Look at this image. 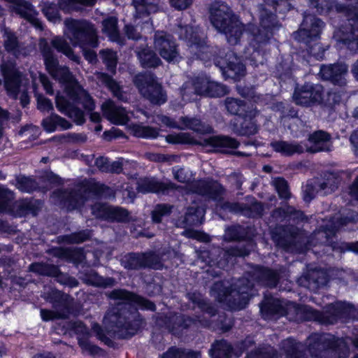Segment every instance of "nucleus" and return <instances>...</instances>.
I'll list each match as a JSON object with an SVG mask.
<instances>
[{
    "label": "nucleus",
    "mask_w": 358,
    "mask_h": 358,
    "mask_svg": "<svg viewBox=\"0 0 358 358\" xmlns=\"http://www.w3.org/2000/svg\"><path fill=\"white\" fill-rule=\"evenodd\" d=\"M94 75L97 80L106 86L117 100L122 102L128 101L127 93L123 91L120 83L113 79L111 76L103 72H96Z\"/></svg>",
    "instance_id": "nucleus-35"
},
{
    "label": "nucleus",
    "mask_w": 358,
    "mask_h": 358,
    "mask_svg": "<svg viewBox=\"0 0 358 358\" xmlns=\"http://www.w3.org/2000/svg\"><path fill=\"white\" fill-rule=\"evenodd\" d=\"M331 135L324 131H315L309 136L312 145L307 150L308 152L315 153L317 152L329 151L331 145Z\"/></svg>",
    "instance_id": "nucleus-37"
},
{
    "label": "nucleus",
    "mask_w": 358,
    "mask_h": 358,
    "mask_svg": "<svg viewBox=\"0 0 358 358\" xmlns=\"http://www.w3.org/2000/svg\"><path fill=\"white\" fill-rule=\"evenodd\" d=\"M189 190L213 200L220 199L225 192L224 187L219 182L212 179L193 181L189 185Z\"/></svg>",
    "instance_id": "nucleus-20"
},
{
    "label": "nucleus",
    "mask_w": 358,
    "mask_h": 358,
    "mask_svg": "<svg viewBox=\"0 0 358 358\" xmlns=\"http://www.w3.org/2000/svg\"><path fill=\"white\" fill-rule=\"evenodd\" d=\"M48 44L51 48L53 47L58 52H62L74 62L77 64L80 63V57L74 54L73 49L64 38L55 36L52 39L50 44L49 43Z\"/></svg>",
    "instance_id": "nucleus-44"
},
{
    "label": "nucleus",
    "mask_w": 358,
    "mask_h": 358,
    "mask_svg": "<svg viewBox=\"0 0 358 358\" xmlns=\"http://www.w3.org/2000/svg\"><path fill=\"white\" fill-rule=\"evenodd\" d=\"M328 319L332 320L329 324H334L338 320H346L355 317V308L353 306L343 303L337 302L327 306Z\"/></svg>",
    "instance_id": "nucleus-28"
},
{
    "label": "nucleus",
    "mask_w": 358,
    "mask_h": 358,
    "mask_svg": "<svg viewBox=\"0 0 358 358\" xmlns=\"http://www.w3.org/2000/svg\"><path fill=\"white\" fill-rule=\"evenodd\" d=\"M1 31H3V43L5 50L16 57H18L20 53L21 45L17 37L6 27H3Z\"/></svg>",
    "instance_id": "nucleus-42"
},
{
    "label": "nucleus",
    "mask_w": 358,
    "mask_h": 358,
    "mask_svg": "<svg viewBox=\"0 0 358 358\" xmlns=\"http://www.w3.org/2000/svg\"><path fill=\"white\" fill-rule=\"evenodd\" d=\"M226 78H231L235 80H240L245 75V66L234 52L226 53L224 58L216 62Z\"/></svg>",
    "instance_id": "nucleus-17"
},
{
    "label": "nucleus",
    "mask_w": 358,
    "mask_h": 358,
    "mask_svg": "<svg viewBox=\"0 0 358 358\" xmlns=\"http://www.w3.org/2000/svg\"><path fill=\"white\" fill-rule=\"evenodd\" d=\"M143 322L137 309L125 303L110 308L103 318L106 329L117 338H129L135 335Z\"/></svg>",
    "instance_id": "nucleus-1"
},
{
    "label": "nucleus",
    "mask_w": 358,
    "mask_h": 358,
    "mask_svg": "<svg viewBox=\"0 0 358 358\" xmlns=\"http://www.w3.org/2000/svg\"><path fill=\"white\" fill-rule=\"evenodd\" d=\"M297 282L301 287L316 292L327 284V275L322 271L311 270L301 275Z\"/></svg>",
    "instance_id": "nucleus-25"
},
{
    "label": "nucleus",
    "mask_w": 358,
    "mask_h": 358,
    "mask_svg": "<svg viewBox=\"0 0 358 358\" xmlns=\"http://www.w3.org/2000/svg\"><path fill=\"white\" fill-rule=\"evenodd\" d=\"M92 237V231L85 229L78 232L72 233L69 235H66L64 237V241L69 244H79L83 243Z\"/></svg>",
    "instance_id": "nucleus-63"
},
{
    "label": "nucleus",
    "mask_w": 358,
    "mask_h": 358,
    "mask_svg": "<svg viewBox=\"0 0 358 358\" xmlns=\"http://www.w3.org/2000/svg\"><path fill=\"white\" fill-rule=\"evenodd\" d=\"M300 313L306 320L316 321L322 324H329L332 320L328 319L327 308L322 312L316 310L313 308L304 306L299 309Z\"/></svg>",
    "instance_id": "nucleus-43"
},
{
    "label": "nucleus",
    "mask_w": 358,
    "mask_h": 358,
    "mask_svg": "<svg viewBox=\"0 0 358 358\" xmlns=\"http://www.w3.org/2000/svg\"><path fill=\"white\" fill-rule=\"evenodd\" d=\"M280 278V273L277 270L262 266L253 267L236 280L232 294L234 297V303L239 307H245L250 296H252V291L255 282L273 288L278 284Z\"/></svg>",
    "instance_id": "nucleus-2"
},
{
    "label": "nucleus",
    "mask_w": 358,
    "mask_h": 358,
    "mask_svg": "<svg viewBox=\"0 0 358 358\" xmlns=\"http://www.w3.org/2000/svg\"><path fill=\"white\" fill-rule=\"evenodd\" d=\"M232 346L225 340L215 341L211 345L209 354L211 358H230Z\"/></svg>",
    "instance_id": "nucleus-49"
},
{
    "label": "nucleus",
    "mask_w": 358,
    "mask_h": 358,
    "mask_svg": "<svg viewBox=\"0 0 358 358\" xmlns=\"http://www.w3.org/2000/svg\"><path fill=\"white\" fill-rule=\"evenodd\" d=\"M204 217V210L197 204H194L187 208L184 216L179 217L176 227L186 229L182 235L187 238H194L202 242H209L210 236L203 232L187 229L189 227L198 226L202 224Z\"/></svg>",
    "instance_id": "nucleus-8"
},
{
    "label": "nucleus",
    "mask_w": 358,
    "mask_h": 358,
    "mask_svg": "<svg viewBox=\"0 0 358 358\" xmlns=\"http://www.w3.org/2000/svg\"><path fill=\"white\" fill-rule=\"evenodd\" d=\"M323 22L312 14L305 13L301 27L293 33V37L299 42L310 45L311 42L316 41L320 38Z\"/></svg>",
    "instance_id": "nucleus-13"
},
{
    "label": "nucleus",
    "mask_w": 358,
    "mask_h": 358,
    "mask_svg": "<svg viewBox=\"0 0 358 358\" xmlns=\"http://www.w3.org/2000/svg\"><path fill=\"white\" fill-rule=\"evenodd\" d=\"M42 208V202L35 199H23L15 201L10 215L25 216L29 214L36 215Z\"/></svg>",
    "instance_id": "nucleus-32"
},
{
    "label": "nucleus",
    "mask_w": 358,
    "mask_h": 358,
    "mask_svg": "<svg viewBox=\"0 0 358 358\" xmlns=\"http://www.w3.org/2000/svg\"><path fill=\"white\" fill-rule=\"evenodd\" d=\"M171 321L173 323V327H171V331L173 334H175L178 329H186L192 325H194L196 327H207L210 324L209 320L201 318L199 316L191 317L184 315H175L171 318Z\"/></svg>",
    "instance_id": "nucleus-33"
},
{
    "label": "nucleus",
    "mask_w": 358,
    "mask_h": 358,
    "mask_svg": "<svg viewBox=\"0 0 358 358\" xmlns=\"http://www.w3.org/2000/svg\"><path fill=\"white\" fill-rule=\"evenodd\" d=\"M65 35L73 46L83 48L89 45L95 48L98 45V37L94 25L85 20L66 18Z\"/></svg>",
    "instance_id": "nucleus-6"
},
{
    "label": "nucleus",
    "mask_w": 358,
    "mask_h": 358,
    "mask_svg": "<svg viewBox=\"0 0 358 358\" xmlns=\"http://www.w3.org/2000/svg\"><path fill=\"white\" fill-rule=\"evenodd\" d=\"M97 0H60L59 6L65 13H69L72 11H80L83 7L93 6ZM117 0H113L116 1Z\"/></svg>",
    "instance_id": "nucleus-48"
},
{
    "label": "nucleus",
    "mask_w": 358,
    "mask_h": 358,
    "mask_svg": "<svg viewBox=\"0 0 358 358\" xmlns=\"http://www.w3.org/2000/svg\"><path fill=\"white\" fill-rule=\"evenodd\" d=\"M341 180V174L335 172L326 173L323 178H319L322 190L324 194L334 192L338 188Z\"/></svg>",
    "instance_id": "nucleus-45"
},
{
    "label": "nucleus",
    "mask_w": 358,
    "mask_h": 358,
    "mask_svg": "<svg viewBox=\"0 0 358 358\" xmlns=\"http://www.w3.org/2000/svg\"><path fill=\"white\" fill-rule=\"evenodd\" d=\"M232 130L238 136H250L258 131V126L255 120V115L245 113L241 120L233 124Z\"/></svg>",
    "instance_id": "nucleus-34"
},
{
    "label": "nucleus",
    "mask_w": 358,
    "mask_h": 358,
    "mask_svg": "<svg viewBox=\"0 0 358 358\" xmlns=\"http://www.w3.org/2000/svg\"><path fill=\"white\" fill-rule=\"evenodd\" d=\"M178 187L171 182H162L154 178H145L138 182L137 189L139 192L144 194L148 192L165 194Z\"/></svg>",
    "instance_id": "nucleus-29"
},
{
    "label": "nucleus",
    "mask_w": 358,
    "mask_h": 358,
    "mask_svg": "<svg viewBox=\"0 0 358 358\" xmlns=\"http://www.w3.org/2000/svg\"><path fill=\"white\" fill-rule=\"evenodd\" d=\"M38 46L46 71L53 79L65 85V91L69 95L79 85L78 81L67 66L59 65L57 57L45 38L40 39Z\"/></svg>",
    "instance_id": "nucleus-4"
},
{
    "label": "nucleus",
    "mask_w": 358,
    "mask_h": 358,
    "mask_svg": "<svg viewBox=\"0 0 358 358\" xmlns=\"http://www.w3.org/2000/svg\"><path fill=\"white\" fill-rule=\"evenodd\" d=\"M324 89L320 84L306 83L303 85H296L292 99L299 106L311 107L323 103Z\"/></svg>",
    "instance_id": "nucleus-9"
},
{
    "label": "nucleus",
    "mask_w": 358,
    "mask_h": 358,
    "mask_svg": "<svg viewBox=\"0 0 358 358\" xmlns=\"http://www.w3.org/2000/svg\"><path fill=\"white\" fill-rule=\"evenodd\" d=\"M121 264L128 270L159 269L163 265L159 255L153 251L128 253L121 259Z\"/></svg>",
    "instance_id": "nucleus-10"
},
{
    "label": "nucleus",
    "mask_w": 358,
    "mask_h": 358,
    "mask_svg": "<svg viewBox=\"0 0 358 358\" xmlns=\"http://www.w3.org/2000/svg\"><path fill=\"white\" fill-rule=\"evenodd\" d=\"M259 12V27L253 31L254 40L259 45L266 44L273 36V29L278 26L277 17L264 4L258 6Z\"/></svg>",
    "instance_id": "nucleus-12"
},
{
    "label": "nucleus",
    "mask_w": 358,
    "mask_h": 358,
    "mask_svg": "<svg viewBox=\"0 0 358 358\" xmlns=\"http://www.w3.org/2000/svg\"><path fill=\"white\" fill-rule=\"evenodd\" d=\"M247 236L246 228L239 224H235L226 228L223 238L224 241L230 242L243 240Z\"/></svg>",
    "instance_id": "nucleus-57"
},
{
    "label": "nucleus",
    "mask_w": 358,
    "mask_h": 358,
    "mask_svg": "<svg viewBox=\"0 0 358 358\" xmlns=\"http://www.w3.org/2000/svg\"><path fill=\"white\" fill-rule=\"evenodd\" d=\"M99 55L103 62L106 64L107 70L115 74L117 63L116 52L110 49H106L101 50Z\"/></svg>",
    "instance_id": "nucleus-61"
},
{
    "label": "nucleus",
    "mask_w": 358,
    "mask_h": 358,
    "mask_svg": "<svg viewBox=\"0 0 358 358\" xmlns=\"http://www.w3.org/2000/svg\"><path fill=\"white\" fill-rule=\"evenodd\" d=\"M180 121L185 127L201 134L208 133L211 131L210 127L196 117H181Z\"/></svg>",
    "instance_id": "nucleus-59"
},
{
    "label": "nucleus",
    "mask_w": 358,
    "mask_h": 358,
    "mask_svg": "<svg viewBox=\"0 0 358 358\" xmlns=\"http://www.w3.org/2000/svg\"><path fill=\"white\" fill-rule=\"evenodd\" d=\"M348 72L345 64L336 63L329 65H322L320 73L323 80H329L335 85L343 86L346 81L345 76Z\"/></svg>",
    "instance_id": "nucleus-24"
},
{
    "label": "nucleus",
    "mask_w": 358,
    "mask_h": 358,
    "mask_svg": "<svg viewBox=\"0 0 358 358\" xmlns=\"http://www.w3.org/2000/svg\"><path fill=\"white\" fill-rule=\"evenodd\" d=\"M135 53L141 66L144 69H156L162 64L161 59L145 42L136 48Z\"/></svg>",
    "instance_id": "nucleus-26"
},
{
    "label": "nucleus",
    "mask_w": 358,
    "mask_h": 358,
    "mask_svg": "<svg viewBox=\"0 0 358 358\" xmlns=\"http://www.w3.org/2000/svg\"><path fill=\"white\" fill-rule=\"evenodd\" d=\"M133 83L142 97L152 105L161 106L167 101L166 92L154 73H138L133 78Z\"/></svg>",
    "instance_id": "nucleus-7"
},
{
    "label": "nucleus",
    "mask_w": 358,
    "mask_h": 358,
    "mask_svg": "<svg viewBox=\"0 0 358 358\" xmlns=\"http://www.w3.org/2000/svg\"><path fill=\"white\" fill-rule=\"evenodd\" d=\"M298 229L293 226L287 227L283 229L284 235L289 233V236H275L273 238L279 247L287 250L294 243V238L298 234Z\"/></svg>",
    "instance_id": "nucleus-58"
},
{
    "label": "nucleus",
    "mask_w": 358,
    "mask_h": 358,
    "mask_svg": "<svg viewBox=\"0 0 358 358\" xmlns=\"http://www.w3.org/2000/svg\"><path fill=\"white\" fill-rule=\"evenodd\" d=\"M272 149L284 156H292L294 154H301L304 151L303 147L296 142L285 141H275L270 144Z\"/></svg>",
    "instance_id": "nucleus-39"
},
{
    "label": "nucleus",
    "mask_w": 358,
    "mask_h": 358,
    "mask_svg": "<svg viewBox=\"0 0 358 358\" xmlns=\"http://www.w3.org/2000/svg\"><path fill=\"white\" fill-rule=\"evenodd\" d=\"M201 145H209L217 148V152L222 154H231L239 157H248L251 154L241 151H229L228 149L237 148L240 143L234 138L229 136H216L203 140Z\"/></svg>",
    "instance_id": "nucleus-21"
},
{
    "label": "nucleus",
    "mask_w": 358,
    "mask_h": 358,
    "mask_svg": "<svg viewBox=\"0 0 358 358\" xmlns=\"http://www.w3.org/2000/svg\"><path fill=\"white\" fill-rule=\"evenodd\" d=\"M106 296L113 300L134 303L142 309L150 311L156 310V305L154 302L125 289H115L106 292Z\"/></svg>",
    "instance_id": "nucleus-22"
},
{
    "label": "nucleus",
    "mask_w": 358,
    "mask_h": 358,
    "mask_svg": "<svg viewBox=\"0 0 358 358\" xmlns=\"http://www.w3.org/2000/svg\"><path fill=\"white\" fill-rule=\"evenodd\" d=\"M222 208L231 213H240L248 217H262L264 214V205L253 199L250 203L226 201Z\"/></svg>",
    "instance_id": "nucleus-23"
},
{
    "label": "nucleus",
    "mask_w": 358,
    "mask_h": 358,
    "mask_svg": "<svg viewBox=\"0 0 358 358\" xmlns=\"http://www.w3.org/2000/svg\"><path fill=\"white\" fill-rule=\"evenodd\" d=\"M53 310L41 309V315L43 320H64L68 318L71 309V298L69 294L58 290H52L50 294Z\"/></svg>",
    "instance_id": "nucleus-11"
},
{
    "label": "nucleus",
    "mask_w": 358,
    "mask_h": 358,
    "mask_svg": "<svg viewBox=\"0 0 358 358\" xmlns=\"http://www.w3.org/2000/svg\"><path fill=\"white\" fill-rule=\"evenodd\" d=\"M260 312L264 318L269 319L274 316H282L286 314V309L279 299L265 297L260 303Z\"/></svg>",
    "instance_id": "nucleus-36"
},
{
    "label": "nucleus",
    "mask_w": 358,
    "mask_h": 358,
    "mask_svg": "<svg viewBox=\"0 0 358 358\" xmlns=\"http://www.w3.org/2000/svg\"><path fill=\"white\" fill-rule=\"evenodd\" d=\"M303 192V199L306 202H310L313 198H315L319 192H322L319 178H315L309 181L306 185Z\"/></svg>",
    "instance_id": "nucleus-64"
},
{
    "label": "nucleus",
    "mask_w": 358,
    "mask_h": 358,
    "mask_svg": "<svg viewBox=\"0 0 358 358\" xmlns=\"http://www.w3.org/2000/svg\"><path fill=\"white\" fill-rule=\"evenodd\" d=\"M15 180V185L21 192L31 193L38 188V183L32 178L20 175Z\"/></svg>",
    "instance_id": "nucleus-60"
},
{
    "label": "nucleus",
    "mask_w": 358,
    "mask_h": 358,
    "mask_svg": "<svg viewBox=\"0 0 358 358\" xmlns=\"http://www.w3.org/2000/svg\"><path fill=\"white\" fill-rule=\"evenodd\" d=\"M162 358H201V353L198 351L171 347L162 355Z\"/></svg>",
    "instance_id": "nucleus-56"
},
{
    "label": "nucleus",
    "mask_w": 358,
    "mask_h": 358,
    "mask_svg": "<svg viewBox=\"0 0 358 358\" xmlns=\"http://www.w3.org/2000/svg\"><path fill=\"white\" fill-rule=\"evenodd\" d=\"M236 281L231 285L230 289L224 285L221 281L215 282L210 288V295L219 302H227L234 309L241 310L245 307H239L234 303V297L232 296Z\"/></svg>",
    "instance_id": "nucleus-27"
},
{
    "label": "nucleus",
    "mask_w": 358,
    "mask_h": 358,
    "mask_svg": "<svg viewBox=\"0 0 358 358\" xmlns=\"http://www.w3.org/2000/svg\"><path fill=\"white\" fill-rule=\"evenodd\" d=\"M73 101L81 103L84 108L88 110H92L94 108V103L90 94L84 90L80 85L69 92L68 95Z\"/></svg>",
    "instance_id": "nucleus-47"
},
{
    "label": "nucleus",
    "mask_w": 358,
    "mask_h": 358,
    "mask_svg": "<svg viewBox=\"0 0 358 358\" xmlns=\"http://www.w3.org/2000/svg\"><path fill=\"white\" fill-rule=\"evenodd\" d=\"M186 296L189 301L196 304L203 312L208 313L211 317L216 315L217 310L215 308L203 299L200 293L188 292Z\"/></svg>",
    "instance_id": "nucleus-55"
},
{
    "label": "nucleus",
    "mask_w": 358,
    "mask_h": 358,
    "mask_svg": "<svg viewBox=\"0 0 358 358\" xmlns=\"http://www.w3.org/2000/svg\"><path fill=\"white\" fill-rule=\"evenodd\" d=\"M273 217L280 219H288L294 223H299L306 220L303 213L296 210L294 207L287 206L284 208H278L273 211Z\"/></svg>",
    "instance_id": "nucleus-41"
},
{
    "label": "nucleus",
    "mask_w": 358,
    "mask_h": 358,
    "mask_svg": "<svg viewBox=\"0 0 358 358\" xmlns=\"http://www.w3.org/2000/svg\"><path fill=\"white\" fill-rule=\"evenodd\" d=\"M223 103L225 109L231 115L241 116L247 113V103L243 100L234 97H227Z\"/></svg>",
    "instance_id": "nucleus-51"
},
{
    "label": "nucleus",
    "mask_w": 358,
    "mask_h": 358,
    "mask_svg": "<svg viewBox=\"0 0 358 358\" xmlns=\"http://www.w3.org/2000/svg\"><path fill=\"white\" fill-rule=\"evenodd\" d=\"M129 220V213L127 209L120 206H111L107 221L127 222Z\"/></svg>",
    "instance_id": "nucleus-62"
},
{
    "label": "nucleus",
    "mask_w": 358,
    "mask_h": 358,
    "mask_svg": "<svg viewBox=\"0 0 358 358\" xmlns=\"http://www.w3.org/2000/svg\"><path fill=\"white\" fill-rule=\"evenodd\" d=\"M210 22L219 32L225 35L229 44L234 45L239 43L245 30L244 25L229 6L222 3L212 8Z\"/></svg>",
    "instance_id": "nucleus-3"
},
{
    "label": "nucleus",
    "mask_w": 358,
    "mask_h": 358,
    "mask_svg": "<svg viewBox=\"0 0 358 358\" xmlns=\"http://www.w3.org/2000/svg\"><path fill=\"white\" fill-rule=\"evenodd\" d=\"M339 230L334 220L332 218L330 224L322 227L313 232L311 236V243L314 245H324L331 248L332 250H340L341 245L337 241L336 233Z\"/></svg>",
    "instance_id": "nucleus-18"
},
{
    "label": "nucleus",
    "mask_w": 358,
    "mask_h": 358,
    "mask_svg": "<svg viewBox=\"0 0 358 358\" xmlns=\"http://www.w3.org/2000/svg\"><path fill=\"white\" fill-rule=\"evenodd\" d=\"M41 11L47 19L53 23L62 21V17L59 14V9L62 10L59 6V1L58 4L55 3L43 1L41 3Z\"/></svg>",
    "instance_id": "nucleus-54"
},
{
    "label": "nucleus",
    "mask_w": 358,
    "mask_h": 358,
    "mask_svg": "<svg viewBox=\"0 0 358 358\" xmlns=\"http://www.w3.org/2000/svg\"><path fill=\"white\" fill-rule=\"evenodd\" d=\"M13 4V10L22 17L30 22L37 28H42L41 22L36 18L38 13L26 0H6Z\"/></svg>",
    "instance_id": "nucleus-30"
},
{
    "label": "nucleus",
    "mask_w": 358,
    "mask_h": 358,
    "mask_svg": "<svg viewBox=\"0 0 358 358\" xmlns=\"http://www.w3.org/2000/svg\"><path fill=\"white\" fill-rule=\"evenodd\" d=\"M308 350L312 357L327 358L329 353H334V358H346L349 353L345 343L327 334H314L308 338Z\"/></svg>",
    "instance_id": "nucleus-5"
},
{
    "label": "nucleus",
    "mask_w": 358,
    "mask_h": 358,
    "mask_svg": "<svg viewBox=\"0 0 358 358\" xmlns=\"http://www.w3.org/2000/svg\"><path fill=\"white\" fill-rule=\"evenodd\" d=\"M29 271L41 275L56 278L59 273V268L57 266L54 264L44 262H34L29 265Z\"/></svg>",
    "instance_id": "nucleus-50"
},
{
    "label": "nucleus",
    "mask_w": 358,
    "mask_h": 358,
    "mask_svg": "<svg viewBox=\"0 0 358 358\" xmlns=\"http://www.w3.org/2000/svg\"><path fill=\"white\" fill-rule=\"evenodd\" d=\"M90 189L84 183H80L72 189H58L54 194L66 206L69 210L78 209L83 206L87 199Z\"/></svg>",
    "instance_id": "nucleus-14"
},
{
    "label": "nucleus",
    "mask_w": 358,
    "mask_h": 358,
    "mask_svg": "<svg viewBox=\"0 0 358 358\" xmlns=\"http://www.w3.org/2000/svg\"><path fill=\"white\" fill-rule=\"evenodd\" d=\"M15 194L8 187L0 185V212L10 214L14 203Z\"/></svg>",
    "instance_id": "nucleus-53"
},
{
    "label": "nucleus",
    "mask_w": 358,
    "mask_h": 358,
    "mask_svg": "<svg viewBox=\"0 0 358 358\" xmlns=\"http://www.w3.org/2000/svg\"><path fill=\"white\" fill-rule=\"evenodd\" d=\"M334 39L337 42L350 45L356 42L358 45V34L355 32L349 26H342L334 31Z\"/></svg>",
    "instance_id": "nucleus-46"
},
{
    "label": "nucleus",
    "mask_w": 358,
    "mask_h": 358,
    "mask_svg": "<svg viewBox=\"0 0 358 358\" xmlns=\"http://www.w3.org/2000/svg\"><path fill=\"white\" fill-rule=\"evenodd\" d=\"M101 108L103 115L114 124H124L128 121L125 109L117 106L113 101H106L102 104Z\"/></svg>",
    "instance_id": "nucleus-31"
},
{
    "label": "nucleus",
    "mask_w": 358,
    "mask_h": 358,
    "mask_svg": "<svg viewBox=\"0 0 358 358\" xmlns=\"http://www.w3.org/2000/svg\"><path fill=\"white\" fill-rule=\"evenodd\" d=\"M1 71L3 77V85L8 94L13 99H17L20 88L24 80L23 73L12 62L1 64Z\"/></svg>",
    "instance_id": "nucleus-15"
},
{
    "label": "nucleus",
    "mask_w": 358,
    "mask_h": 358,
    "mask_svg": "<svg viewBox=\"0 0 358 358\" xmlns=\"http://www.w3.org/2000/svg\"><path fill=\"white\" fill-rule=\"evenodd\" d=\"M194 89L197 94L204 95L209 97H220L228 94L227 87L222 84L213 81L205 80H196L194 83H185L180 88L182 96L186 94L188 89Z\"/></svg>",
    "instance_id": "nucleus-16"
},
{
    "label": "nucleus",
    "mask_w": 358,
    "mask_h": 358,
    "mask_svg": "<svg viewBox=\"0 0 358 358\" xmlns=\"http://www.w3.org/2000/svg\"><path fill=\"white\" fill-rule=\"evenodd\" d=\"M117 18L116 17H109L102 21V31L105 33L109 38L120 45H124L125 39L121 36L117 28Z\"/></svg>",
    "instance_id": "nucleus-40"
},
{
    "label": "nucleus",
    "mask_w": 358,
    "mask_h": 358,
    "mask_svg": "<svg viewBox=\"0 0 358 358\" xmlns=\"http://www.w3.org/2000/svg\"><path fill=\"white\" fill-rule=\"evenodd\" d=\"M253 249V243L248 242L245 245L229 247L224 250L223 257L229 261L231 258L248 256Z\"/></svg>",
    "instance_id": "nucleus-52"
},
{
    "label": "nucleus",
    "mask_w": 358,
    "mask_h": 358,
    "mask_svg": "<svg viewBox=\"0 0 358 358\" xmlns=\"http://www.w3.org/2000/svg\"><path fill=\"white\" fill-rule=\"evenodd\" d=\"M154 45L160 56L168 62H173L179 56L177 45L172 36L166 32L155 33Z\"/></svg>",
    "instance_id": "nucleus-19"
},
{
    "label": "nucleus",
    "mask_w": 358,
    "mask_h": 358,
    "mask_svg": "<svg viewBox=\"0 0 358 358\" xmlns=\"http://www.w3.org/2000/svg\"><path fill=\"white\" fill-rule=\"evenodd\" d=\"M80 279L87 285L101 288L113 287L117 283L115 278L111 277L104 278L92 270L83 273Z\"/></svg>",
    "instance_id": "nucleus-38"
}]
</instances>
